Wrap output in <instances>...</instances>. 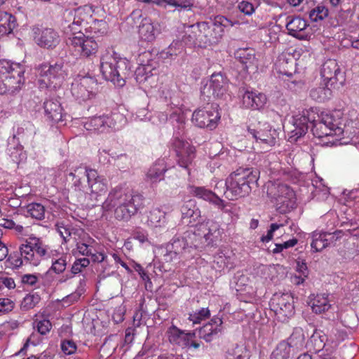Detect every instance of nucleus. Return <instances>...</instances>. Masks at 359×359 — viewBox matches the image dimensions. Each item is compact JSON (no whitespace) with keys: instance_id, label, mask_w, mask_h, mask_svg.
I'll list each match as a JSON object with an SVG mask.
<instances>
[{"instance_id":"nucleus-15","label":"nucleus","mask_w":359,"mask_h":359,"mask_svg":"<svg viewBox=\"0 0 359 359\" xmlns=\"http://www.w3.org/2000/svg\"><path fill=\"white\" fill-rule=\"evenodd\" d=\"M221 116L217 106L212 104L196 109L192 114V123L201 128L213 130L218 126Z\"/></svg>"},{"instance_id":"nucleus-42","label":"nucleus","mask_w":359,"mask_h":359,"mask_svg":"<svg viewBox=\"0 0 359 359\" xmlns=\"http://www.w3.org/2000/svg\"><path fill=\"white\" fill-rule=\"evenodd\" d=\"M166 170L164 159H158L148 170L146 175L147 180L151 183L158 182L163 180Z\"/></svg>"},{"instance_id":"nucleus-52","label":"nucleus","mask_w":359,"mask_h":359,"mask_svg":"<svg viewBox=\"0 0 359 359\" xmlns=\"http://www.w3.org/2000/svg\"><path fill=\"white\" fill-rule=\"evenodd\" d=\"M147 223L152 227L161 226L165 222V212L159 208H153L147 215Z\"/></svg>"},{"instance_id":"nucleus-26","label":"nucleus","mask_w":359,"mask_h":359,"mask_svg":"<svg viewBox=\"0 0 359 359\" xmlns=\"http://www.w3.org/2000/svg\"><path fill=\"white\" fill-rule=\"evenodd\" d=\"M139 65L135 75L137 82L142 83L156 74V62L151 59L150 52H144L139 55L137 59Z\"/></svg>"},{"instance_id":"nucleus-24","label":"nucleus","mask_w":359,"mask_h":359,"mask_svg":"<svg viewBox=\"0 0 359 359\" xmlns=\"http://www.w3.org/2000/svg\"><path fill=\"white\" fill-rule=\"evenodd\" d=\"M32 32L35 43L41 48H53L60 43L59 34L52 28L35 26Z\"/></svg>"},{"instance_id":"nucleus-14","label":"nucleus","mask_w":359,"mask_h":359,"mask_svg":"<svg viewBox=\"0 0 359 359\" xmlns=\"http://www.w3.org/2000/svg\"><path fill=\"white\" fill-rule=\"evenodd\" d=\"M228 81L221 73L212 74L210 79L201 81V93L206 98L225 99L227 95Z\"/></svg>"},{"instance_id":"nucleus-32","label":"nucleus","mask_w":359,"mask_h":359,"mask_svg":"<svg viewBox=\"0 0 359 359\" xmlns=\"http://www.w3.org/2000/svg\"><path fill=\"white\" fill-rule=\"evenodd\" d=\"M88 184L90 195L97 200V196L104 194L107 190L106 179L98 175L97 170L89 169L88 172Z\"/></svg>"},{"instance_id":"nucleus-16","label":"nucleus","mask_w":359,"mask_h":359,"mask_svg":"<svg viewBox=\"0 0 359 359\" xmlns=\"http://www.w3.org/2000/svg\"><path fill=\"white\" fill-rule=\"evenodd\" d=\"M130 18L133 20H137V22L140 20L138 33L140 39L144 41L152 42L161 33V24L148 17L142 18L140 11H134L130 15Z\"/></svg>"},{"instance_id":"nucleus-25","label":"nucleus","mask_w":359,"mask_h":359,"mask_svg":"<svg viewBox=\"0 0 359 359\" xmlns=\"http://www.w3.org/2000/svg\"><path fill=\"white\" fill-rule=\"evenodd\" d=\"M248 132L256 140L257 143L265 144L266 147H273L276 144L277 133L275 129L272 130L268 123H258V128L252 125L248 126Z\"/></svg>"},{"instance_id":"nucleus-50","label":"nucleus","mask_w":359,"mask_h":359,"mask_svg":"<svg viewBox=\"0 0 359 359\" xmlns=\"http://www.w3.org/2000/svg\"><path fill=\"white\" fill-rule=\"evenodd\" d=\"M294 354L293 349L290 347L287 343L283 341L277 345L272 352L271 359H289Z\"/></svg>"},{"instance_id":"nucleus-7","label":"nucleus","mask_w":359,"mask_h":359,"mask_svg":"<svg viewBox=\"0 0 359 359\" xmlns=\"http://www.w3.org/2000/svg\"><path fill=\"white\" fill-rule=\"evenodd\" d=\"M62 62L43 63L36 68V81L41 90H56L62 87L67 77Z\"/></svg>"},{"instance_id":"nucleus-23","label":"nucleus","mask_w":359,"mask_h":359,"mask_svg":"<svg viewBox=\"0 0 359 359\" xmlns=\"http://www.w3.org/2000/svg\"><path fill=\"white\" fill-rule=\"evenodd\" d=\"M93 13V10L92 7L88 5L69 11V20L72 18V22L64 27L65 32L68 34L71 32H80V27L85 22L88 23V20L92 18Z\"/></svg>"},{"instance_id":"nucleus-60","label":"nucleus","mask_w":359,"mask_h":359,"mask_svg":"<svg viewBox=\"0 0 359 359\" xmlns=\"http://www.w3.org/2000/svg\"><path fill=\"white\" fill-rule=\"evenodd\" d=\"M281 269V266L279 265H270L265 266L262 267V271L264 275V278L268 280L269 279L271 281H276L278 273L279 271Z\"/></svg>"},{"instance_id":"nucleus-20","label":"nucleus","mask_w":359,"mask_h":359,"mask_svg":"<svg viewBox=\"0 0 359 359\" xmlns=\"http://www.w3.org/2000/svg\"><path fill=\"white\" fill-rule=\"evenodd\" d=\"M26 133L24 134V128L20 127L18 129V137L14 135L13 137L9 139L8 144V154L10 156L11 160L16 163H20L23 162L27 158V154L23 150V147L19 144V139L23 138L25 135L27 137H33L34 128L33 125L27 123L25 125Z\"/></svg>"},{"instance_id":"nucleus-63","label":"nucleus","mask_w":359,"mask_h":359,"mask_svg":"<svg viewBox=\"0 0 359 359\" xmlns=\"http://www.w3.org/2000/svg\"><path fill=\"white\" fill-rule=\"evenodd\" d=\"M90 264L88 258H80L76 259L72 265V271L76 274L82 271L83 268L87 267Z\"/></svg>"},{"instance_id":"nucleus-17","label":"nucleus","mask_w":359,"mask_h":359,"mask_svg":"<svg viewBox=\"0 0 359 359\" xmlns=\"http://www.w3.org/2000/svg\"><path fill=\"white\" fill-rule=\"evenodd\" d=\"M270 307L280 321H285L294 313L293 297L288 293H276L270 301Z\"/></svg>"},{"instance_id":"nucleus-3","label":"nucleus","mask_w":359,"mask_h":359,"mask_svg":"<svg viewBox=\"0 0 359 359\" xmlns=\"http://www.w3.org/2000/svg\"><path fill=\"white\" fill-rule=\"evenodd\" d=\"M21 255L25 260L33 266H38L42 259H50L51 269L56 273L65 271L71 256L62 249H50L39 238L30 236L21 245Z\"/></svg>"},{"instance_id":"nucleus-5","label":"nucleus","mask_w":359,"mask_h":359,"mask_svg":"<svg viewBox=\"0 0 359 359\" xmlns=\"http://www.w3.org/2000/svg\"><path fill=\"white\" fill-rule=\"evenodd\" d=\"M100 72L103 77L115 86L123 87L131 75V63L114 49H106L100 56Z\"/></svg>"},{"instance_id":"nucleus-11","label":"nucleus","mask_w":359,"mask_h":359,"mask_svg":"<svg viewBox=\"0 0 359 359\" xmlns=\"http://www.w3.org/2000/svg\"><path fill=\"white\" fill-rule=\"evenodd\" d=\"M125 118L119 113L102 114L86 118L83 127L89 131L98 133H109L121 127Z\"/></svg>"},{"instance_id":"nucleus-8","label":"nucleus","mask_w":359,"mask_h":359,"mask_svg":"<svg viewBox=\"0 0 359 359\" xmlns=\"http://www.w3.org/2000/svg\"><path fill=\"white\" fill-rule=\"evenodd\" d=\"M25 69L20 63L0 60V94H13L24 83Z\"/></svg>"},{"instance_id":"nucleus-54","label":"nucleus","mask_w":359,"mask_h":359,"mask_svg":"<svg viewBox=\"0 0 359 359\" xmlns=\"http://www.w3.org/2000/svg\"><path fill=\"white\" fill-rule=\"evenodd\" d=\"M323 180L316 177L312 180L313 187H315L314 195L318 200H325L327 198L330 191L328 187L323 183Z\"/></svg>"},{"instance_id":"nucleus-44","label":"nucleus","mask_w":359,"mask_h":359,"mask_svg":"<svg viewBox=\"0 0 359 359\" xmlns=\"http://www.w3.org/2000/svg\"><path fill=\"white\" fill-rule=\"evenodd\" d=\"M306 347L315 352H319L323 348L327 351V341L325 334L321 330H315L306 343Z\"/></svg>"},{"instance_id":"nucleus-48","label":"nucleus","mask_w":359,"mask_h":359,"mask_svg":"<svg viewBox=\"0 0 359 359\" xmlns=\"http://www.w3.org/2000/svg\"><path fill=\"white\" fill-rule=\"evenodd\" d=\"M89 169L86 167L79 166L74 170V172H71L69 174V177H72V188L75 191H84V187L83 186L81 180L84 177L88 179V172Z\"/></svg>"},{"instance_id":"nucleus-38","label":"nucleus","mask_w":359,"mask_h":359,"mask_svg":"<svg viewBox=\"0 0 359 359\" xmlns=\"http://www.w3.org/2000/svg\"><path fill=\"white\" fill-rule=\"evenodd\" d=\"M46 117L54 122L57 123L63 120L65 116L63 108L59 101L54 99L46 100L43 104Z\"/></svg>"},{"instance_id":"nucleus-31","label":"nucleus","mask_w":359,"mask_h":359,"mask_svg":"<svg viewBox=\"0 0 359 359\" xmlns=\"http://www.w3.org/2000/svg\"><path fill=\"white\" fill-rule=\"evenodd\" d=\"M341 233L340 231L333 233L323 231H314L312 233L311 238V248L313 252L322 251L327 248L331 243L335 241Z\"/></svg>"},{"instance_id":"nucleus-1","label":"nucleus","mask_w":359,"mask_h":359,"mask_svg":"<svg viewBox=\"0 0 359 359\" xmlns=\"http://www.w3.org/2000/svg\"><path fill=\"white\" fill-rule=\"evenodd\" d=\"M312 124L313 135L322 140L320 143L325 146L347 144L348 142L342 141L345 135L350 138L359 133V121L351 119L349 122L343 123L339 111L322 112L319 119L313 121Z\"/></svg>"},{"instance_id":"nucleus-55","label":"nucleus","mask_w":359,"mask_h":359,"mask_svg":"<svg viewBox=\"0 0 359 359\" xmlns=\"http://www.w3.org/2000/svg\"><path fill=\"white\" fill-rule=\"evenodd\" d=\"M250 352L246 347L243 346H236L234 348L229 350L226 356V359H249Z\"/></svg>"},{"instance_id":"nucleus-30","label":"nucleus","mask_w":359,"mask_h":359,"mask_svg":"<svg viewBox=\"0 0 359 359\" xmlns=\"http://www.w3.org/2000/svg\"><path fill=\"white\" fill-rule=\"evenodd\" d=\"M194 233L205 239L208 243H212L221 235V231L218 223L213 221H207L196 225Z\"/></svg>"},{"instance_id":"nucleus-13","label":"nucleus","mask_w":359,"mask_h":359,"mask_svg":"<svg viewBox=\"0 0 359 359\" xmlns=\"http://www.w3.org/2000/svg\"><path fill=\"white\" fill-rule=\"evenodd\" d=\"M67 44L76 56L90 57L95 56L98 50V44L93 37L84 35L81 32H72Z\"/></svg>"},{"instance_id":"nucleus-51","label":"nucleus","mask_w":359,"mask_h":359,"mask_svg":"<svg viewBox=\"0 0 359 359\" xmlns=\"http://www.w3.org/2000/svg\"><path fill=\"white\" fill-rule=\"evenodd\" d=\"M329 83H326L328 86ZM332 91L328 86H320L311 89L310 96L317 102H322L331 97Z\"/></svg>"},{"instance_id":"nucleus-59","label":"nucleus","mask_w":359,"mask_h":359,"mask_svg":"<svg viewBox=\"0 0 359 359\" xmlns=\"http://www.w3.org/2000/svg\"><path fill=\"white\" fill-rule=\"evenodd\" d=\"M40 299L38 294H27L22 302V308L25 310L31 309L40 302Z\"/></svg>"},{"instance_id":"nucleus-49","label":"nucleus","mask_w":359,"mask_h":359,"mask_svg":"<svg viewBox=\"0 0 359 359\" xmlns=\"http://www.w3.org/2000/svg\"><path fill=\"white\" fill-rule=\"evenodd\" d=\"M184 50V46L180 41H173L170 45L160 53V57L163 60L174 59Z\"/></svg>"},{"instance_id":"nucleus-34","label":"nucleus","mask_w":359,"mask_h":359,"mask_svg":"<svg viewBox=\"0 0 359 359\" xmlns=\"http://www.w3.org/2000/svg\"><path fill=\"white\" fill-rule=\"evenodd\" d=\"M308 27L307 21L300 17L292 18L286 24L289 34L299 39H305L310 34Z\"/></svg>"},{"instance_id":"nucleus-4","label":"nucleus","mask_w":359,"mask_h":359,"mask_svg":"<svg viewBox=\"0 0 359 359\" xmlns=\"http://www.w3.org/2000/svg\"><path fill=\"white\" fill-rule=\"evenodd\" d=\"M143 206L144 198L142 195L116 187L109 192L102 208L104 212L114 211L116 219L127 222Z\"/></svg>"},{"instance_id":"nucleus-21","label":"nucleus","mask_w":359,"mask_h":359,"mask_svg":"<svg viewBox=\"0 0 359 359\" xmlns=\"http://www.w3.org/2000/svg\"><path fill=\"white\" fill-rule=\"evenodd\" d=\"M191 250V246L189 245L184 237L175 236L165 246L164 259L166 262H171L180 258L187 259L189 257L187 255Z\"/></svg>"},{"instance_id":"nucleus-56","label":"nucleus","mask_w":359,"mask_h":359,"mask_svg":"<svg viewBox=\"0 0 359 359\" xmlns=\"http://www.w3.org/2000/svg\"><path fill=\"white\" fill-rule=\"evenodd\" d=\"M27 214L33 218L36 219H43L45 216V208L44 207L37 203H33L29 204L27 208Z\"/></svg>"},{"instance_id":"nucleus-12","label":"nucleus","mask_w":359,"mask_h":359,"mask_svg":"<svg viewBox=\"0 0 359 359\" xmlns=\"http://www.w3.org/2000/svg\"><path fill=\"white\" fill-rule=\"evenodd\" d=\"M98 89L97 79L88 74L77 75L72 83L71 93L79 102H84L93 98Z\"/></svg>"},{"instance_id":"nucleus-9","label":"nucleus","mask_w":359,"mask_h":359,"mask_svg":"<svg viewBox=\"0 0 359 359\" xmlns=\"http://www.w3.org/2000/svg\"><path fill=\"white\" fill-rule=\"evenodd\" d=\"M187 109L184 104L182 98L178 93H173L167 101L166 109L164 112H156L154 115H149V121L154 125L164 124L168 116L172 122L177 124V131H183L185 124L184 114Z\"/></svg>"},{"instance_id":"nucleus-45","label":"nucleus","mask_w":359,"mask_h":359,"mask_svg":"<svg viewBox=\"0 0 359 359\" xmlns=\"http://www.w3.org/2000/svg\"><path fill=\"white\" fill-rule=\"evenodd\" d=\"M304 332L301 327H295L290 337L285 341L296 353L306 347Z\"/></svg>"},{"instance_id":"nucleus-58","label":"nucleus","mask_w":359,"mask_h":359,"mask_svg":"<svg viewBox=\"0 0 359 359\" xmlns=\"http://www.w3.org/2000/svg\"><path fill=\"white\" fill-rule=\"evenodd\" d=\"M210 315L208 308H202L189 315V320L194 324L200 323L202 320L208 318Z\"/></svg>"},{"instance_id":"nucleus-53","label":"nucleus","mask_w":359,"mask_h":359,"mask_svg":"<svg viewBox=\"0 0 359 359\" xmlns=\"http://www.w3.org/2000/svg\"><path fill=\"white\" fill-rule=\"evenodd\" d=\"M33 326L41 335H46L52 328V324L48 319L38 315L36 316Z\"/></svg>"},{"instance_id":"nucleus-2","label":"nucleus","mask_w":359,"mask_h":359,"mask_svg":"<svg viewBox=\"0 0 359 359\" xmlns=\"http://www.w3.org/2000/svg\"><path fill=\"white\" fill-rule=\"evenodd\" d=\"M237 22L223 15H217L211 22H199L187 26L183 42L189 46L207 48L217 45L222 39L224 30Z\"/></svg>"},{"instance_id":"nucleus-43","label":"nucleus","mask_w":359,"mask_h":359,"mask_svg":"<svg viewBox=\"0 0 359 359\" xmlns=\"http://www.w3.org/2000/svg\"><path fill=\"white\" fill-rule=\"evenodd\" d=\"M75 242L77 252L81 255L86 257L90 256L95 246L97 245L95 241L90 238L85 231L83 236H77V241Z\"/></svg>"},{"instance_id":"nucleus-64","label":"nucleus","mask_w":359,"mask_h":359,"mask_svg":"<svg viewBox=\"0 0 359 359\" xmlns=\"http://www.w3.org/2000/svg\"><path fill=\"white\" fill-rule=\"evenodd\" d=\"M15 307V302L6 297L0 298V312L8 313L11 311Z\"/></svg>"},{"instance_id":"nucleus-27","label":"nucleus","mask_w":359,"mask_h":359,"mask_svg":"<svg viewBox=\"0 0 359 359\" xmlns=\"http://www.w3.org/2000/svg\"><path fill=\"white\" fill-rule=\"evenodd\" d=\"M243 107L252 110H262L266 105V95L256 90L242 89L240 90Z\"/></svg>"},{"instance_id":"nucleus-19","label":"nucleus","mask_w":359,"mask_h":359,"mask_svg":"<svg viewBox=\"0 0 359 359\" xmlns=\"http://www.w3.org/2000/svg\"><path fill=\"white\" fill-rule=\"evenodd\" d=\"M182 133H183V131H176L175 133L173 147L179 165L189 170V166L195 158V148L181 137ZM188 173L189 174V170H188Z\"/></svg>"},{"instance_id":"nucleus-39","label":"nucleus","mask_w":359,"mask_h":359,"mask_svg":"<svg viewBox=\"0 0 359 359\" xmlns=\"http://www.w3.org/2000/svg\"><path fill=\"white\" fill-rule=\"evenodd\" d=\"M181 212L183 222L191 226H194L201 217V210L193 200H189L182 205Z\"/></svg>"},{"instance_id":"nucleus-57","label":"nucleus","mask_w":359,"mask_h":359,"mask_svg":"<svg viewBox=\"0 0 359 359\" xmlns=\"http://www.w3.org/2000/svg\"><path fill=\"white\" fill-rule=\"evenodd\" d=\"M328 9L325 6L319 5L309 13V18L313 22L324 20L328 15Z\"/></svg>"},{"instance_id":"nucleus-36","label":"nucleus","mask_w":359,"mask_h":359,"mask_svg":"<svg viewBox=\"0 0 359 359\" xmlns=\"http://www.w3.org/2000/svg\"><path fill=\"white\" fill-rule=\"evenodd\" d=\"M235 58L241 62L246 69L257 70L258 60L255 56V50L251 48H240L234 53Z\"/></svg>"},{"instance_id":"nucleus-41","label":"nucleus","mask_w":359,"mask_h":359,"mask_svg":"<svg viewBox=\"0 0 359 359\" xmlns=\"http://www.w3.org/2000/svg\"><path fill=\"white\" fill-rule=\"evenodd\" d=\"M56 231L66 243L71 238L74 241H77V236L84 235V230L81 228H73L64 222H57L55 225Z\"/></svg>"},{"instance_id":"nucleus-61","label":"nucleus","mask_w":359,"mask_h":359,"mask_svg":"<svg viewBox=\"0 0 359 359\" xmlns=\"http://www.w3.org/2000/svg\"><path fill=\"white\" fill-rule=\"evenodd\" d=\"M40 341H41V340L36 334H31L30 337L29 338H27V339L26 342L25 343L24 346H22V348L16 353V355H25L29 345L36 346L40 343Z\"/></svg>"},{"instance_id":"nucleus-37","label":"nucleus","mask_w":359,"mask_h":359,"mask_svg":"<svg viewBox=\"0 0 359 359\" xmlns=\"http://www.w3.org/2000/svg\"><path fill=\"white\" fill-rule=\"evenodd\" d=\"M294 66L293 56L287 53H282L275 62V70L279 74L291 76L295 70Z\"/></svg>"},{"instance_id":"nucleus-22","label":"nucleus","mask_w":359,"mask_h":359,"mask_svg":"<svg viewBox=\"0 0 359 359\" xmlns=\"http://www.w3.org/2000/svg\"><path fill=\"white\" fill-rule=\"evenodd\" d=\"M320 74L324 81L331 86H341L345 82L344 73L335 60L329 59L322 65Z\"/></svg>"},{"instance_id":"nucleus-33","label":"nucleus","mask_w":359,"mask_h":359,"mask_svg":"<svg viewBox=\"0 0 359 359\" xmlns=\"http://www.w3.org/2000/svg\"><path fill=\"white\" fill-rule=\"evenodd\" d=\"M190 193L194 196L209 202L217 208L224 210L226 203L220 198L215 193L204 187H190Z\"/></svg>"},{"instance_id":"nucleus-28","label":"nucleus","mask_w":359,"mask_h":359,"mask_svg":"<svg viewBox=\"0 0 359 359\" xmlns=\"http://www.w3.org/2000/svg\"><path fill=\"white\" fill-rule=\"evenodd\" d=\"M309 304L312 311L316 314H325L327 318L332 320L337 316L336 308L327 294H316Z\"/></svg>"},{"instance_id":"nucleus-46","label":"nucleus","mask_w":359,"mask_h":359,"mask_svg":"<svg viewBox=\"0 0 359 359\" xmlns=\"http://www.w3.org/2000/svg\"><path fill=\"white\" fill-rule=\"evenodd\" d=\"M15 25L16 20L13 15L0 11V38L11 33Z\"/></svg>"},{"instance_id":"nucleus-10","label":"nucleus","mask_w":359,"mask_h":359,"mask_svg":"<svg viewBox=\"0 0 359 359\" xmlns=\"http://www.w3.org/2000/svg\"><path fill=\"white\" fill-rule=\"evenodd\" d=\"M266 193L271 202L280 213L290 212L295 207V194L287 184L280 181H269Z\"/></svg>"},{"instance_id":"nucleus-18","label":"nucleus","mask_w":359,"mask_h":359,"mask_svg":"<svg viewBox=\"0 0 359 359\" xmlns=\"http://www.w3.org/2000/svg\"><path fill=\"white\" fill-rule=\"evenodd\" d=\"M166 334L170 344L182 349H197L201 346V344L195 341V331L187 332L172 325L168 328Z\"/></svg>"},{"instance_id":"nucleus-35","label":"nucleus","mask_w":359,"mask_h":359,"mask_svg":"<svg viewBox=\"0 0 359 359\" xmlns=\"http://www.w3.org/2000/svg\"><path fill=\"white\" fill-rule=\"evenodd\" d=\"M222 319L219 316H214L209 323L199 330L200 338L210 342L222 331Z\"/></svg>"},{"instance_id":"nucleus-47","label":"nucleus","mask_w":359,"mask_h":359,"mask_svg":"<svg viewBox=\"0 0 359 359\" xmlns=\"http://www.w3.org/2000/svg\"><path fill=\"white\" fill-rule=\"evenodd\" d=\"M232 252L228 249H219L218 252L214 257V262L217 264L219 269L224 268H231L233 266Z\"/></svg>"},{"instance_id":"nucleus-29","label":"nucleus","mask_w":359,"mask_h":359,"mask_svg":"<svg viewBox=\"0 0 359 359\" xmlns=\"http://www.w3.org/2000/svg\"><path fill=\"white\" fill-rule=\"evenodd\" d=\"M309 118L304 114H297L292 117L287 126L288 140L291 142H296L308 131Z\"/></svg>"},{"instance_id":"nucleus-62","label":"nucleus","mask_w":359,"mask_h":359,"mask_svg":"<svg viewBox=\"0 0 359 359\" xmlns=\"http://www.w3.org/2000/svg\"><path fill=\"white\" fill-rule=\"evenodd\" d=\"M250 280L247 276H240L236 281V290L250 292V289L251 288V286L250 285Z\"/></svg>"},{"instance_id":"nucleus-40","label":"nucleus","mask_w":359,"mask_h":359,"mask_svg":"<svg viewBox=\"0 0 359 359\" xmlns=\"http://www.w3.org/2000/svg\"><path fill=\"white\" fill-rule=\"evenodd\" d=\"M347 337V333L341 325H336L333 327L325 334L327 341V351H332L335 349L338 345L343 341Z\"/></svg>"},{"instance_id":"nucleus-6","label":"nucleus","mask_w":359,"mask_h":359,"mask_svg":"<svg viewBox=\"0 0 359 359\" xmlns=\"http://www.w3.org/2000/svg\"><path fill=\"white\" fill-rule=\"evenodd\" d=\"M259 172L252 168H239L231 172L225 181V197L235 200L248 195L252 190L251 184L256 183Z\"/></svg>"}]
</instances>
